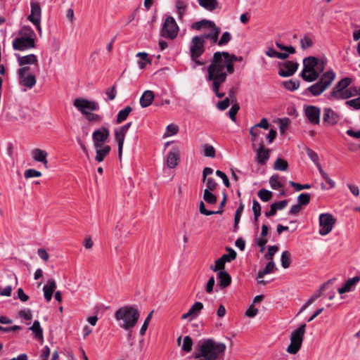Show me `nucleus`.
I'll return each instance as SVG.
<instances>
[{
    "mask_svg": "<svg viewBox=\"0 0 360 360\" xmlns=\"http://www.w3.org/2000/svg\"><path fill=\"white\" fill-rule=\"evenodd\" d=\"M175 7L179 14V18L181 19L186 10V5L181 0H176L175 2Z\"/></svg>",
    "mask_w": 360,
    "mask_h": 360,
    "instance_id": "58836bf2",
    "label": "nucleus"
},
{
    "mask_svg": "<svg viewBox=\"0 0 360 360\" xmlns=\"http://www.w3.org/2000/svg\"><path fill=\"white\" fill-rule=\"evenodd\" d=\"M179 128L175 124H169L166 127V130L164 134L165 137L172 136L175 135L178 132Z\"/></svg>",
    "mask_w": 360,
    "mask_h": 360,
    "instance_id": "3c124183",
    "label": "nucleus"
},
{
    "mask_svg": "<svg viewBox=\"0 0 360 360\" xmlns=\"http://www.w3.org/2000/svg\"><path fill=\"white\" fill-rule=\"evenodd\" d=\"M243 209H244V206H243V203L241 202L240 205L237 208L236 213H235L233 231H237L238 229V224L240 222V217H241V215L243 212Z\"/></svg>",
    "mask_w": 360,
    "mask_h": 360,
    "instance_id": "72a5a7b5",
    "label": "nucleus"
},
{
    "mask_svg": "<svg viewBox=\"0 0 360 360\" xmlns=\"http://www.w3.org/2000/svg\"><path fill=\"white\" fill-rule=\"evenodd\" d=\"M345 104L355 110H360V96L346 101Z\"/></svg>",
    "mask_w": 360,
    "mask_h": 360,
    "instance_id": "e2e57ef3",
    "label": "nucleus"
},
{
    "mask_svg": "<svg viewBox=\"0 0 360 360\" xmlns=\"http://www.w3.org/2000/svg\"><path fill=\"white\" fill-rule=\"evenodd\" d=\"M31 154L34 160L41 162L45 168H48V153L46 151L39 148H34L32 150Z\"/></svg>",
    "mask_w": 360,
    "mask_h": 360,
    "instance_id": "412c9836",
    "label": "nucleus"
},
{
    "mask_svg": "<svg viewBox=\"0 0 360 360\" xmlns=\"http://www.w3.org/2000/svg\"><path fill=\"white\" fill-rule=\"evenodd\" d=\"M239 105L238 104L233 105L229 110V115L231 120L236 121V115L239 110Z\"/></svg>",
    "mask_w": 360,
    "mask_h": 360,
    "instance_id": "338daca9",
    "label": "nucleus"
},
{
    "mask_svg": "<svg viewBox=\"0 0 360 360\" xmlns=\"http://www.w3.org/2000/svg\"><path fill=\"white\" fill-rule=\"evenodd\" d=\"M352 82L349 77H344L340 79L330 92L328 98L330 101L346 100L355 96V91L349 88Z\"/></svg>",
    "mask_w": 360,
    "mask_h": 360,
    "instance_id": "39448f33",
    "label": "nucleus"
},
{
    "mask_svg": "<svg viewBox=\"0 0 360 360\" xmlns=\"http://www.w3.org/2000/svg\"><path fill=\"white\" fill-rule=\"evenodd\" d=\"M304 114L308 121L313 124L320 123L321 109L315 105H307L304 107Z\"/></svg>",
    "mask_w": 360,
    "mask_h": 360,
    "instance_id": "2eb2a0df",
    "label": "nucleus"
},
{
    "mask_svg": "<svg viewBox=\"0 0 360 360\" xmlns=\"http://www.w3.org/2000/svg\"><path fill=\"white\" fill-rule=\"evenodd\" d=\"M18 315L20 318L26 320L30 321L32 318V311L30 309H23L19 311Z\"/></svg>",
    "mask_w": 360,
    "mask_h": 360,
    "instance_id": "69168bd1",
    "label": "nucleus"
},
{
    "mask_svg": "<svg viewBox=\"0 0 360 360\" xmlns=\"http://www.w3.org/2000/svg\"><path fill=\"white\" fill-rule=\"evenodd\" d=\"M138 310L131 306H125L117 309L115 314L119 326L127 331H131L136 326L139 319Z\"/></svg>",
    "mask_w": 360,
    "mask_h": 360,
    "instance_id": "7ed1b4c3",
    "label": "nucleus"
},
{
    "mask_svg": "<svg viewBox=\"0 0 360 360\" xmlns=\"http://www.w3.org/2000/svg\"><path fill=\"white\" fill-rule=\"evenodd\" d=\"M335 221L336 219L331 214H321L319 215V234L321 236H326L328 234L332 231Z\"/></svg>",
    "mask_w": 360,
    "mask_h": 360,
    "instance_id": "9b49d317",
    "label": "nucleus"
},
{
    "mask_svg": "<svg viewBox=\"0 0 360 360\" xmlns=\"http://www.w3.org/2000/svg\"><path fill=\"white\" fill-rule=\"evenodd\" d=\"M275 269L276 265L274 261L270 260V262L266 265L264 269L259 271V272L257 273V278H261L264 277L266 274H269L274 272Z\"/></svg>",
    "mask_w": 360,
    "mask_h": 360,
    "instance_id": "473e14b6",
    "label": "nucleus"
},
{
    "mask_svg": "<svg viewBox=\"0 0 360 360\" xmlns=\"http://www.w3.org/2000/svg\"><path fill=\"white\" fill-rule=\"evenodd\" d=\"M335 76L336 75L333 70L326 71L323 74L319 82L309 86L306 91L314 96H319L330 86L335 79Z\"/></svg>",
    "mask_w": 360,
    "mask_h": 360,
    "instance_id": "423d86ee",
    "label": "nucleus"
},
{
    "mask_svg": "<svg viewBox=\"0 0 360 360\" xmlns=\"http://www.w3.org/2000/svg\"><path fill=\"white\" fill-rule=\"evenodd\" d=\"M306 324L302 323L296 330L292 331L290 335V344L287 348V352L292 354H295L300 350L305 333Z\"/></svg>",
    "mask_w": 360,
    "mask_h": 360,
    "instance_id": "0eeeda50",
    "label": "nucleus"
},
{
    "mask_svg": "<svg viewBox=\"0 0 360 360\" xmlns=\"http://www.w3.org/2000/svg\"><path fill=\"white\" fill-rule=\"evenodd\" d=\"M213 25V22L207 20H202L194 22L192 25V28L196 30H200L202 28H209L210 25Z\"/></svg>",
    "mask_w": 360,
    "mask_h": 360,
    "instance_id": "e433bc0d",
    "label": "nucleus"
},
{
    "mask_svg": "<svg viewBox=\"0 0 360 360\" xmlns=\"http://www.w3.org/2000/svg\"><path fill=\"white\" fill-rule=\"evenodd\" d=\"M324 70L323 63L317 58L309 56L303 60V69L301 72L302 78L309 82L316 80Z\"/></svg>",
    "mask_w": 360,
    "mask_h": 360,
    "instance_id": "20e7f679",
    "label": "nucleus"
},
{
    "mask_svg": "<svg viewBox=\"0 0 360 360\" xmlns=\"http://www.w3.org/2000/svg\"><path fill=\"white\" fill-rule=\"evenodd\" d=\"M33 332L34 337L37 340L43 339V330L39 321H34L32 326L29 328Z\"/></svg>",
    "mask_w": 360,
    "mask_h": 360,
    "instance_id": "7c9ffc66",
    "label": "nucleus"
},
{
    "mask_svg": "<svg viewBox=\"0 0 360 360\" xmlns=\"http://www.w3.org/2000/svg\"><path fill=\"white\" fill-rule=\"evenodd\" d=\"M322 178L325 180V181L330 186V188H334L335 186V183L333 180H332L328 174L325 172L322 168H320V170H319Z\"/></svg>",
    "mask_w": 360,
    "mask_h": 360,
    "instance_id": "bf43d9fd",
    "label": "nucleus"
},
{
    "mask_svg": "<svg viewBox=\"0 0 360 360\" xmlns=\"http://www.w3.org/2000/svg\"><path fill=\"white\" fill-rule=\"evenodd\" d=\"M105 94L108 96V98L105 101H112L117 96V90L116 86H112V87H109L105 90Z\"/></svg>",
    "mask_w": 360,
    "mask_h": 360,
    "instance_id": "13d9d810",
    "label": "nucleus"
},
{
    "mask_svg": "<svg viewBox=\"0 0 360 360\" xmlns=\"http://www.w3.org/2000/svg\"><path fill=\"white\" fill-rule=\"evenodd\" d=\"M306 152L308 155V157L311 159V160L316 165V166L318 167L319 170H320V168H322L320 163H319V158L318 154L314 151L313 150L307 148Z\"/></svg>",
    "mask_w": 360,
    "mask_h": 360,
    "instance_id": "f704fd0d",
    "label": "nucleus"
},
{
    "mask_svg": "<svg viewBox=\"0 0 360 360\" xmlns=\"http://www.w3.org/2000/svg\"><path fill=\"white\" fill-rule=\"evenodd\" d=\"M210 32L207 33H205L200 37L202 38L205 41V39H208L211 41L212 43L217 44V39L219 37V34L220 33V28L213 22V25H210Z\"/></svg>",
    "mask_w": 360,
    "mask_h": 360,
    "instance_id": "4be33fe9",
    "label": "nucleus"
},
{
    "mask_svg": "<svg viewBox=\"0 0 360 360\" xmlns=\"http://www.w3.org/2000/svg\"><path fill=\"white\" fill-rule=\"evenodd\" d=\"M269 184L271 187L274 190H278L283 186L278 175L272 176L269 179Z\"/></svg>",
    "mask_w": 360,
    "mask_h": 360,
    "instance_id": "de8ad7c7",
    "label": "nucleus"
},
{
    "mask_svg": "<svg viewBox=\"0 0 360 360\" xmlns=\"http://www.w3.org/2000/svg\"><path fill=\"white\" fill-rule=\"evenodd\" d=\"M56 288V281L52 278L49 279L47 283L43 287L44 296L46 302H50L51 300L53 293Z\"/></svg>",
    "mask_w": 360,
    "mask_h": 360,
    "instance_id": "b1692460",
    "label": "nucleus"
},
{
    "mask_svg": "<svg viewBox=\"0 0 360 360\" xmlns=\"http://www.w3.org/2000/svg\"><path fill=\"white\" fill-rule=\"evenodd\" d=\"M203 309V304L200 302H195L189 309L187 313L184 314L181 316L182 319H188V321H192L197 318L202 309Z\"/></svg>",
    "mask_w": 360,
    "mask_h": 360,
    "instance_id": "a211bd4d",
    "label": "nucleus"
},
{
    "mask_svg": "<svg viewBox=\"0 0 360 360\" xmlns=\"http://www.w3.org/2000/svg\"><path fill=\"white\" fill-rule=\"evenodd\" d=\"M313 45V40L312 39L305 35L300 39V46L301 49L303 50H305L309 47H311Z\"/></svg>",
    "mask_w": 360,
    "mask_h": 360,
    "instance_id": "c03bdc74",
    "label": "nucleus"
},
{
    "mask_svg": "<svg viewBox=\"0 0 360 360\" xmlns=\"http://www.w3.org/2000/svg\"><path fill=\"white\" fill-rule=\"evenodd\" d=\"M228 253L223 255L221 257L226 262H231L234 260L236 257V252L234 250L228 248H227Z\"/></svg>",
    "mask_w": 360,
    "mask_h": 360,
    "instance_id": "a18cd8bd",
    "label": "nucleus"
},
{
    "mask_svg": "<svg viewBox=\"0 0 360 360\" xmlns=\"http://www.w3.org/2000/svg\"><path fill=\"white\" fill-rule=\"evenodd\" d=\"M290 253L288 251H283L281 254V266L284 269H287L290 265Z\"/></svg>",
    "mask_w": 360,
    "mask_h": 360,
    "instance_id": "4c0bfd02",
    "label": "nucleus"
},
{
    "mask_svg": "<svg viewBox=\"0 0 360 360\" xmlns=\"http://www.w3.org/2000/svg\"><path fill=\"white\" fill-rule=\"evenodd\" d=\"M20 84L25 87L32 89L37 82L36 77L33 74L19 75Z\"/></svg>",
    "mask_w": 360,
    "mask_h": 360,
    "instance_id": "393cba45",
    "label": "nucleus"
},
{
    "mask_svg": "<svg viewBox=\"0 0 360 360\" xmlns=\"http://www.w3.org/2000/svg\"><path fill=\"white\" fill-rule=\"evenodd\" d=\"M193 340L190 336H186L184 338V342L181 349L185 352H190L192 349Z\"/></svg>",
    "mask_w": 360,
    "mask_h": 360,
    "instance_id": "a19ab883",
    "label": "nucleus"
},
{
    "mask_svg": "<svg viewBox=\"0 0 360 360\" xmlns=\"http://www.w3.org/2000/svg\"><path fill=\"white\" fill-rule=\"evenodd\" d=\"M131 111L132 108L130 106H126L124 109L120 110L116 117V123L120 124L126 120Z\"/></svg>",
    "mask_w": 360,
    "mask_h": 360,
    "instance_id": "2f4dec72",
    "label": "nucleus"
},
{
    "mask_svg": "<svg viewBox=\"0 0 360 360\" xmlns=\"http://www.w3.org/2000/svg\"><path fill=\"white\" fill-rule=\"evenodd\" d=\"M231 39V35L230 32H225L222 34L219 39H217V44L222 46L226 45Z\"/></svg>",
    "mask_w": 360,
    "mask_h": 360,
    "instance_id": "37998d69",
    "label": "nucleus"
},
{
    "mask_svg": "<svg viewBox=\"0 0 360 360\" xmlns=\"http://www.w3.org/2000/svg\"><path fill=\"white\" fill-rule=\"evenodd\" d=\"M199 5L203 8L212 11L218 7V1L217 0H198Z\"/></svg>",
    "mask_w": 360,
    "mask_h": 360,
    "instance_id": "c756f323",
    "label": "nucleus"
},
{
    "mask_svg": "<svg viewBox=\"0 0 360 360\" xmlns=\"http://www.w3.org/2000/svg\"><path fill=\"white\" fill-rule=\"evenodd\" d=\"M290 184L295 189L296 191H300L303 189H309L311 188L309 184H300L294 181H290Z\"/></svg>",
    "mask_w": 360,
    "mask_h": 360,
    "instance_id": "774afa93",
    "label": "nucleus"
},
{
    "mask_svg": "<svg viewBox=\"0 0 360 360\" xmlns=\"http://www.w3.org/2000/svg\"><path fill=\"white\" fill-rule=\"evenodd\" d=\"M226 349L224 343L210 338L204 340L200 345V354L198 357H203L205 360H217L224 354Z\"/></svg>",
    "mask_w": 360,
    "mask_h": 360,
    "instance_id": "f03ea898",
    "label": "nucleus"
},
{
    "mask_svg": "<svg viewBox=\"0 0 360 360\" xmlns=\"http://www.w3.org/2000/svg\"><path fill=\"white\" fill-rule=\"evenodd\" d=\"M217 279L219 281V285L221 288L228 287L231 281V277L226 271H219L217 274Z\"/></svg>",
    "mask_w": 360,
    "mask_h": 360,
    "instance_id": "bb28decb",
    "label": "nucleus"
},
{
    "mask_svg": "<svg viewBox=\"0 0 360 360\" xmlns=\"http://www.w3.org/2000/svg\"><path fill=\"white\" fill-rule=\"evenodd\" d=\"M74 106L84 115L91 111H96L99 109V105L96 101H88L84 98H78L74 101Z\"/></svg>",
    "mask_w": 360,
    "mask_h": 360,
    "instance_id": "f8f14e48",
    "label": "nucleus"
},
{
    "mask_svg": "<svg viewBox=\"0 0 360 360\" xmlns=\"http://www.w3.org/2000/svg\"><path fill=\"white\" fill-rule=\"evenodd\" d=\"M154 99V94L150 90L145 91L140 98V105L142 108H147L152 104Z\"/></svg>",
    "mask_w": 360,
    "mask_h": 360,
    "instance_id": "a878e982",
    "label": "nucleus"
},
{
    "mask_svg": "<svg viewBox=\"0 0 360 360\" xmlns=\"http://www.w3.org/2000/svg\"><path fill=\"white\" fill-rule=\"evenodd\" d=\"M179 159V155L177 151H169L167 157V167L170 169L174 168L178 164Z\"/></svg>",
    "mask_w": 360,
    "mask_h": 360,
    "instance_id": "c85d7f7f",
    "label": "nucleus"
},
{
    "mask_svg": "<svg viewBox=\"0 0 360 360\" xmlns=\"http://www.w3.org/2000/svg\"><path fill=\"white\" fill-rule=\"evenodd\" d=\"M203 198L207 202L210 204H214L217 202L216 196L212 194L209 189L204 191Z\"/></svg>",
    "mask_w": 360,
    "mask_h": 360,
    "instance_id": "8fccbe9b",
    "label": "nucleus"
},
{
    "mask_svg": "<svg viewBox=\"0 0 360 360\" xmlns=\"http://www.w3.org/2000/svg\"><path fill=\"white\" fill-rule=\"evenodd\" d=\"M15 56L17 57L18 63L20 66L34 65L37 71H39L38 59L36 55L32 53L22 56L20 54L16 53Z\"/></svg>",
    "mask_w": 360,
    "mask_h": 360,
    "instance_id": "6ab92c4d",
    "label": "nucleus"
},
{
    "mask_svg": "<svg viewBox=\"0 0 360 360\" xmlns=\"http://www.w3.org/2000/svg\"><path fill=\"white\" fill-rule=\"evenodd\" d=\"M225 263L226 262L223 260L221 257H220L215 262L214 266H211L210 268L214 271H224V269Z\"/></svg>",
    "mask_w": 360,
    "mask_h": 360,
    "instance_id": "680f3d73",
    "label": "nucleus"
},
{
    "mask_svg": "<svg viewBox=\"0 0 360 360\" xmlns=\"http://www.w3.org/2000/svg\"><path fill=\"white\" fill-rule=\"evenodd\" d=\"M252 211L255 216V221L257 222L259 216L261 214V206L258 201L254 200L252 203Z\"/></svg>",
    "mask_w": 360,
    "mask_h": 360,
    "instance_id": "4d7b16f0",
    "label": "nucleus"
},
{
    "mask_svg": "<svg viewBox=\"0 0 360 360\" xmlns=\"http://www.w3.org/2000/svg\"><path fill=\"white\" fill-rule=\"evenodd\" d=\"M274 168L276 170L285 171L288 169V162L281 158H277L274 162Z\"/></svg>",
    "mask_w": 360,
    "mask_h": 360,
    "instance_id": "ea45409f",
    "label": "nucleus"
},
{
    "mask_svg": "<svg viewBox=\"0 0 360 360\" xmlns=\"http://www.w3.org/2000/svg\"><path fill=\"white\" fill-rule=\"evenodd\" d=\"M256 160L260 165H264L269 158V150L264 148L262 142L259 143V147L256 150Z\"/></svg>",
    "mask_w": 360,
    "mask_h": 360,
    "instance_id": "aec40b11",
    "label": "nucleus"
},
{
    "mask_svg": "<svg viewBox=\"0 0 360 360\" xmlns=\"http://www.w3.org/2000/svg\"><path fill=\"white\" fill-rule=\"evenodd\" d=\"M204 44L205 41L200 36L193 37L190 44L191 58L199 65L203 64L198 59L205 51Z\"/></svg>",
    "mask_w": 360,
    "mask_h": 360,
    "instance_id": "6e6552de",
    "label": "nucleus"
},
{
    "mask_svg": "<svg viewBox=\"0 0 360 360\" xmlns=\"http://www.w3.org/2000/svg\"><path fill=\"white\" fill-rule=\"evenodd\" d=\"M298 64L293 61H286L280 65L278 75L283 77L292 75L297 70Z\"/></svg>",
    "mask_w": 360,
    "mask_h": 360,
    "instance_id": "dca6fc26",
    "label": "nucleus"
},
{
    "mask_svg": "<svg viewBox=\"0 0 360 360\" xmlns=\"http://www.w3.org/2000/svg\"><path fill=\"white\" fill-rule=\"evenodd\" d=\"M110 131L105 127H101L95 130L92 134L94 148L101 147L103 143L108 141Z\"/></svg>",
    "mask_w": 360,
    "mask_h": 360,
    "instance_id": "4468645a",
    "label": "nucleus"
},
{
    "mask_svg": "<svg viewBox=\"0 0 360 360\" xmlns=\"http://www.w3.org/2000/svg\"><path fill=\"white\" fill-rule=\"evenodd\" d=\"M202 148L203 154L205 156L210 158H214L215 156V149L212 146L209 144H204Z\"/></svg>",
    "mask_w": 360,
    "mask_h": 360,
    "instance_id": "09e8293b",
    "label": "nucleus"
},
{
    "mask_svg": "<svg viewBox=\"0 0 360 360\" xmlns=\"http://www.w3.org/2000/svg\"><path fill=\"white\" fill-rule=\"evenodd\" d=\"M360 281V276H356L352 278L348 279L342 287L338 288V292L343 294L354 290L356 285Z\"/></svg>",
    "mask_w": 360,
    "mask_h": 360,
    "instance_id": "5701e85b",
    "label": "nucleus"
},
{
    "mask_svg": "<svg viewBox=\"0 0 360 360\" xmlns=\"http://www.w3.org/2000/svg\"><path fill=\"white\" fill-rule=\"evenodd\" d=\"M298 203L302 205H307L310 201V195L309 193H301L297 198Z\"/></svg>",
    "mask_w": 360,
    "mask_h": 360,
    "instance_id": "052dcab7",
    "label": "nucleus"
},
{
    "mask_svg": "<svg viewBox=\"0 0 360 360\" xmlns=\"http://www.w3.org/2000/svg\"><path fill=\"white\" fill-rule=\"evenodd\" d=\"M237 60L235 55H230L228 52L217 51L214 53L207 68L205 79L217 97L221 98L225 96V92L220 91V87L226 82L228 75L233 73V63Z\"/></svg>",
    "mask_w": 360,
    "mask_h": 360,
    "instance_id": "f257e3e1",
    "label": "nucleus"
},
{
    "mask_svg": "<svg viewBox=\"0 0 360 360\" xmlns=\"http://www.w3.org/2000/svg\"><path fill=\"white\" fill-rule=\"evenodd\" d=\"M19 37H30L31 38H34V32L32 30L31 27L25 26L23 27L19 33Z\"/></svg>",
    "mask_w": 360,
    "mask_h": 360,
    "instance_id": "5fc2aeb1",
    "label": "nucleus"
},
{
    "mask_svg": "<svg viewBox=\"0 0 360 360\" xmlns=\"http://www.w3.org/2000/svg\"><path fill=\"white\" fill-rule=\"evenodd\" d=\"M96 155V160L98 162H101L103 161L105 158L110 153L111 148L108 145L102 146L101 147L95 148Z\"/></svg>",
    "mask_w": 360,
    "mask_h": 360,
    "instance_id": "cd10ccee",
    "label": "nucleus"
},
{
    "mask_svg": "<svg viewBox=\"0 0 360 360\" xmlns=\"http://www.w3.org/2000/svg\"><path fill=\"white\" fill-rule=\"evenodd\" d=\"M115 139L118 143V153H119V156L120 157L122 153L125 136L116 129L115 130Z\"/></svg>",
    "mask_w": 360,
    "mask_h": 360,
    "instance_id": "c9c22d12",
    "label": "nucleus"
},
{
    "mask_svg": "<svg viewBox=\"0 0 360 360\" xmlns=\"http://www.w3.org/2000/svg\"><path fill=\"white\" fill-rule=\"evenodd\" d=\"M42 175L41 172L34 169H29L25 170L24 176L25 179L40 177Z\"/></svg>",
    "mask_w": 360,
    "mask_h": 360,
    "instance_id": "6e6d98bb",
    "label": "nucleus"
},
{
    "mask_svg": "<svg viewBox=\"0 0 360 360\" xmlns=\"http://www.w3.org/2000/svg\"><path fill=\"white\" fill-rule=\"evenodd\" d=\"M340 119V115L330 108L323 109V122L327 125H334L338 122Z\"/></svg>",
    "mask_w": 360,
    "mask_h": 360,
    "instance_id": "f3484780",
    "label": "nucleus"
},
{
    "mask_svg": "<svg viewBox=\"0 0 360 360\" xmlns=\"http://www.w3.org/2000/svg\"><path fill=\"white\" fill-rule=\"evenodd\" d=\"M259 198L264 202H268L272 197V193L266 189H261L258 192Z\"/></svg>",
    "mask_w": 360,
    "mask_h": 360,
    "instance_id": "49530a36",
    "label": "nucleus"
},
{
    "mask_svg": "<svg viewBox=\"0 0 360 360\" xmlns=\"http://www.w3.org/2000/svg\"><path fill=\"white\" fill-rule=\"evenodd\" d=\"M249 133L251 136V141L254 143L257 141L258 136L261 134V131L259 127L252 126V127L250 128Z\"/></svg>",
    "mask_w": 360,
    "mask_h": 360,
    "instance_id": "603ef678",
    "label": "nucleus"
},
{
    "mask_svg": "<svg viewBox=\"0 0 360 360\" xmlns=\"http://www.w3.org/2000/svg\"><path fill=\"white\" fill-rule=\"evenodd\" d=\"M290 120L288 117L281 118L278 120L279 129L281 134H284L286 131L288 125L290 124Z\"/></svg>",
    "mask_w": 360,
    "mask_h": 360,
    "instance_id": "864d4df0",
    "label": "nucleus"
},
{
    "mask_svg": "<svg viewBox=\"0 0 360 360\" xmlns=\"http://www.w3.org/2000/svg\"><path fill=\"white\" fill-rule=\"evenodd\" d=\"M178 32L179 26L174 18L172 16L167 17L162 27V36L165 38L174 39L177 37Z\"/></svg>",
    "mask_w": 360,
    "mask_h": 360,
    "instance_id": "1a4fd4ad",
    "label": "nucleus"
},
{
    "mask_svg": "<svg viewBox=\"0 0 360 360\" xmlns=\"http://www.w3.org/2000/svg\"><path fill=\"white\" fill-rule=\"evenodd\" d=\"M285 88L289 91H295L299 88L300 81L297 79L295 80H289L286 81L283 83Z\"/></svg>",
    "mask_w": 360,
    "mask_h": 360,
    "instance_id": "79ce46f5",
    "label": "nucleus"
},
{
    "mask_svg": "<svg viewBox=\"0 0 360 360\" xmlns=\"http://www.w3.org/2000/svg\"><path fill=\"white\" fill-rule=\"evenodd\" d=\"M14 50L26 51L35 46L34 38L30 37H18L12 42Z\"/></svg>",
    "mask_w": 360,
    "mask_h": 360,
    "instance_id": "ddd939ff",
    "label": "nucleus"
},
{
    "mask_svg": "<svg viewBox=\"0 0 360 360\" xmlns=\"http://www.w3.org/2000/svg\"><path fill=\"white\" fill-rule=\"evenodd\" d=\"M152 314H153V311H151L148 316L146 318L145 321H144V323L143 324V326H141V330H140V334L141 335H144L145 333H146V331L148 327V324L150 321V319L152 318Z\"/></svg>",
    "mask_w": 360,
    "mask_h": 360,
    "instance_id": "0e129e2a",
    "label": "nucleus"
},
{
    "mask_svg": "<svg viewBox=\"0 0 360 360\" xmlns=\"http://www.w3.org/2000/svg\"><path fill=\"white\" fill-rule=\"evenodd\" d=\"M31 12L30 15L28 16V20L32 22V24L36 27L37 30L39 32V34L41 36L42 34L41 27V8L39 4L34 1L31 0L30 2Z\"/></svg>",
    "mask_w": 360,
    "mask_h": 360,
    "instance_id": "9d476101",
    "label": "nucleus"
}]
</instances>
